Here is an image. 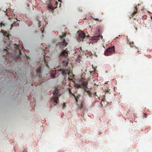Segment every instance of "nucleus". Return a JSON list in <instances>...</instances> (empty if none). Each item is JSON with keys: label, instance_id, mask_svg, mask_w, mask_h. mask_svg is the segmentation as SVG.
Returning a JSON list of instances; mask_svg holds the SVG:
<instances>
[{"label": "nucleus", "instance_id": "nucleus-8", "mask_svg": "<svg viewBox=\"0 0 152 152\" xmlns=\"http://www.w3.org/2000/svg\"><path fill=\"white\" fill-rule=\"evenodd\" d=\"M19 46L16 44L14 45L16 55H19L21 54L20 50L19 48Z\"/></svg>", "mask_w": 152, "mask_h": 152}, {"label": "nucleus", "instance_id": "nucleus-24", "mask_svg": "<svg viewBox=\"0 0 152 152\" xmlns=\"http://www.w3.org/2000/svg\"><path fill=\"white\" fill-rule=\"evenodd\" d=\"M95 20L97 21H99V20L98 18L95 19Z\"/></svg>", "mask_w": 152, "mask_h": 152}, {"label": "nucleus", "instance_id": "nucleus-2", "mask_svg": "<svg viewBox=\"0 0 152 152\" xmlns=\"http://www.w3.org/2000/svg\"><path fill=\"white\" fill-rule=\"evenodd\" d=\"M66 36V34L65 33H63L61 35H60L59 37L61 41L56 44L57 47L62 50H63L68 44L65 40V37Z\"/></svg>", "mask_w": 152, "mask_h": 152}, {"label": "nucleus", "instance_id": "nucleus-3", "mask_svg": "<svg viewBox=\"0 0 152 152\" xmlns=\"http://www.w3.org/2000/svg\"><path fill=\"white\" fill-rule=\"evenodd\" d=\"M115 52V47L113 46L109 47L105 51L104 54L105 56H109L111 55L113 53Z\"/></svg>", "mask_w": 152, "mask_h": 152}, {"label": "nucleus", "instance_id": "nucleus-11", "mask_svg": "<svg viewBox=\"0 0 152 152\" xmlns=\"http://www.w3.org/2000/svg\"><path fill=\"white\" fill-rule=\"evenodd\" d=\"M41 66L38 68L36 71L37 75L40 77L41 75Z\"/></svg>", "mask_w": 152, "mask_h": 152}, {"label": "nucleus", "instance_id": "nucleus-13", "mask_svg": "<svg viewBox=\"0 0 152 152\" xmlns=\"http://www.w3.org/2000/svg\"><path fill=\"white\" fill-rule=\"evenodd\" d=\"M56 70L53 71L51 73L50 75L52 77L54 78L55 77L56 73Z\"/></svg>", "mask_w": 152, "mask_h": 152}, {"label": "nucleus", "instance_id": "nucleus-6", "mask_svg": "<svg viewBox=\"0 0 152 152\" xmlns=\"http://www.w3.org/2000/svg\"><path fill=\"white\" fill-rule=\"evenodd\" d=\"M1 31L3 33V35L4 36V39L6 40H4V42L6 43L7 42H8L9 40L10 34L4 30H2Z\"/></svg>", "mask_w": 152, "mask_h": 152}, {"label": "nucleus", "instance_id": "nucleus-30", "mask_svg": "<svg viewBox=\"0 0 152 152\" xmlns=\"http://www.w3.org/2000/svg\"><path fill=\"white\" fill-rule=\"evenodd\" d=\"M40 22H39V25L40 24Z\"/></svg>", "mask_w": 152, "mask_h": 152}, {"label": "nucleus", "instance_id": "nucleus-29", "mask_svg": "<svg viewBox=\"0 0 152 152\" xmlns=\"http://www.w3.org/2000/svg\"><path fill=\"white\" fill-rule=\"evenodd\" d=\"M56 4H58V2H57V1H56Z\"/></svg>", "mask_w": 152, "mask_h": 152}, {"label": "nucleus", "instance_id": "nucleus-4", "mask_svg": "<svg viewBox=\"0 0 152 152\" xmlns=\"http://www.w3.org/2000/svg\"><path fill=\"white\" fill-rule=\"evenodd\" d=\"M87 37L86 36L84 33L82 31H80L78 32V37L77 39L79 42L81 41H83L86 40Z\"/></svg>", "mask_w": 152, "mask_h": 152}, {"label": "nucleus", "instance_id": "nucleus-26", "mask_svg": "<svg viewBox=\"0 0 152 152\" xmlns=\"http://www.w3.org/2000/svg\"><path fill=\"white\" fill-rule=\"evenodd\" d=\"M23 152H27V151L26 150H24L23 151Z\"/></svg>", "mask_w": 152, "mask_h": 152}, {"label": "nucleus", "instance_id": "nucleus-7", "mask_svg": "<svg viewBox=\"0 0 152 152\" xmlns=\"http://www.w3.org/2000/svg\"><path fill=\"white\" fill-rule=\"evenodd\" d=\"M88 89H85L84 91L85 92H86L87 93V94H88V96L90 97H95L96 96H97L98 97L97 95H96V92H95L94 93L92 94L91 92L88 90Z\"/></svg>", "mask_w": 152, "mask_h": 152}, {"label": "nucleus", "instance_id": "nucleus-23", "mask_svg": "<svg viewBox=\"0 0 152 152\" xmlns=\"http://www.w3.org/2000/svg\"><path fill=\"white\" fill-rule=\"evenodd\" d=\"M75 98V100L76 101V102H77V99L76 98V97H74Z\"/></svg>", "mask_w": 152, "mask_h": 152}, {"label": "nucleus", "instance_id": "nucleus-15", "mask_svg": "<svg viewBox=\"0 0 152 152\" xmlns=\"http://www.w3.org/2000/svg\"><path fill=\"white\" fill-rule=\"evenodd\" d=\"M76 86L77 88H83L82 87V86L81 84H76Z\"/></svg>", "mask_w": 152, "mask_h": 152}, {"label": "nucleus", "instance_id": "nucleus-10", "mask_svg": "<svg viewBox=\"0 0 152 152\" xmlns=\"http://www.w3.org/2000/svg\"><path fill=\"white\" fill-rule=\"evenodd\" d=\"M65 50H63L61 52V55H60V57H62L66 58L68 56V52Z\"/></svg>", "mask_w": 152, "mask_h": 152}, {"label": "nucleus", "instance_id": "nucleus-25", "mask_svg": "<svg viewBox=\"0 0 152 152\" xmlns=\"http://www.w3.org/2000/svg\"><path fill=\"white\" fill-rule=\"evenodd\" d=\"M133 44H134V43H132V45H131V44H130V46H132V45H133ZM132 47H133V46H132Z\"/></svg>", "mask_w": 152, "mask_h": 152}, {"label": "nucleus", "instance_id": "nucleus-22", "mask_svg": "<svg viewBox=\"0 0 152 152\" xmlns=\"http://www.w3.org/2000/svg\"><path fill=\"white\" fill-rule=\"evenodd\" d=\"M44 64H45V65H46V66H47V67H49V66H48V65L47 64V63H46V62H44Z\"/></svg>", "mask_w": 152, "mask_h": 152}, {"label": "nucleus", "instance_id": "nucleus-21", "mask_svg": "<svg viewBox=\"0 0 152 152\" xmlns=\"http://www.w3.org/2000/svg\"><path fill=\"white\" fill-rule=\"evenodd\" d=\"M65 105H66V103H64L63 104V108H64V107H65Z\"/></svg>", "mask_w": 152, "mask_h": 152}, {"label": "nucleus", "instance_id": "nucleus-14", "mask_svg": "<svg viewBox=\"0 0 152 152\" xmlns=\"http://www.w3.org/2000/svg\"><path fill=\"white\" fill-rule=\"evenodd\" d=\"M137 8L136 7H135V9L134 10V11L132 13V15L133 16H134L135 14H136L137 12Z\"/></svg>", "mask_w": 152, "mask_h": 152}, {"label": "nucleus", "instance_id": "nucleus-33", "mask_svg": "<svg viewBox=\"0 0 152 152\" xmlns=\"http://www.w3.org/2000/svg\"><path fill=\"white\" fill-rule=\"evenodd\" d=\"M42 33L43 32V31H42Z\"/></svg>", "mask_w": 152, "mask_h": 152}, {"label": "nucleus", "instance_id": "nucleus-9", "mask_svg": "<svg viewBox=\"0 0 152 152\" xmlns=\"http://www.w3.org/2000/svg\"><path fill=\"white\" fill-rule=\"evenodd\" d=\"M88 84V81L87 80L84 81L81 83L82 87L84 89V91H85V89H88L87 87Z\"/></svg>", "mask_w": 152, "mask_h": 152}, {"label": "nucleus", "instance_id": "nucleus-31", "mask_svg": "<svg viewBox=\"0 0 152 152\" xmlns=\"http://www.w3.org/2000/svg\"><path fill=\"white\" fill-rule=\"evenodd\" d=\"M136 29L137 30V28H136Z\"/></svg>", "mask_w": 152, "mask_h": 152}, {"label": "nucleus", "instance_id": "nucleus-19", "mask_svg": "<svg viewBox=\"0 0 152 152\" xmlns=\"http://www.w3.org/2000/svg\"><path fill=\"white\" fill-rule=\"evenodd\" d=\"M15 22L13 23L12 24H11V29L13 27V26H15Z\"/></svg>", "mask_w": 152, "mask_h": 152}, {"label": "nucleus", "instance_id": "nucleus-28", "mask_svg": "<svg viewBox=\"0 0 152 152\" xmlns=\"http://www.w3.org/2000/svg\"><path fill=\"white\" fill-rule=\"evenodd\" d=\"M10 19H11V18H8V19H9V20H10Z\"/></svg>", "mask_w": 152, "mask_h": 152}, {"label": "nucleus", "instance_id": "nucleus-18", "mask_svg": "<svg viewBox=\"0 0 152 152\" xmlns=\"http://www.w3.org/2000/svg\"><path fill=\"white\" fill-rule=\"evenodd\" d=\"M0 25H1L0 27H2V26H5V24L4 23H3L2 22L1 23H0Z\"/></svg>", "mask_w": 152, "mask_h": 152}, {"label": "nucleus", "instance_id": "nucleus-5", "mask_svg": "<svg viewBox=\"0 0 152 152\" xmlns=\"http://www.w3.org/2000/svg\"><path fill=\"white\" fill-rule=\"evenodd\" d=\"M53 93L54 96L52 99V101L56 103L57 104L58 103L57 101H58V97L60 95L59 92L57 89H56Z\"/></svg>", "mask_w": 152, "mask_h": 152}, {"label": "nucleus", "instance_id": "nucleus-32", "mask_svg": "<svg viewBox=\"0 0 152 152\" xmlns=\"http://www.w3.org/2000/svg\"><path fill=\"white\" fill-rule=\"evenodd\" d=\"M13 58H14L13 56Z\"/></svg>", "mask_w": 152, "mask_h": 152}, {"label": "nucleus", "instance_id": "nucleus-16", "mask_svg": "<svg viewBox=\"0 0 152 152\" xmlns=\"http://www.w3.org/2000/svg\"><path fill=\"white\" fill-rule=\"evenodd\" d=\"M48 9H51V10H53V5L51 4L49 5H48Z\"/></svg>", "mask_w": 152, "mask_h": 152}, {"label": "nucleus", "instance_id": "nucleus-17", "mask_svg": "<svg viewBox=\"0 0 152 152\" xmlns=\"http://www.w3.org/2000/svg\"><path fill=\"white\" fill-rule=\"evenodd\" d=\"M69 94H72V95H73V96H74V97H75V96L71 92V90L70 89H69Z\"/></svg>", "mask_w": 152, "mask_h": 152}, {"label": "nucleus", "instance_id": "nucleus-27", "mask_svg": "<svg viewBox=\"0 0 152 152\" xmlns=\"http://www.w3.org/2000/svg\"><path fill=\"white\" fill-rule=\"evenodd\" d=\"M58 0V1H59L61 2V0Z\"/></svg>", "mask_w": 152, "mask_h": 152}, {"label": "nucleus", "instance_id": "nucleus-20", "mask_svg": "<svg viewBox=\"0 0 152 152\" xmlns=\"http://www.w3.org/2000/svg\"><path fill=\"white\" fill-rule=\"evenodd\" d=\"M147 115L145 113H144V117H145V118H147Z\"/></svg>", "mask_w": 152, "mask_h": 152}, {"label": "nucleus", "instance_id": "nucleus-1", "mask_svg": "<svg viewBox=\"0 0 152 152\" xmlns=\"http://www.w3.org/2000/svg\"><path fill=\"white\" fill-rule=\"evenodd\" d=\"M68 64V63L67 61L64 60L61 63L60 65H58V68L59 69L57 70L59 71H61V73L64 76H66L67 74L69 75L71 74L70 70L68 69H64L66 67Z\"/></svg>", "mask_w": 152, "mask_h": 152}, {"label": "nucleus", "instance_id": "nucleus-12", "mask_svg": "<svg viewBox=\"0 0 152 152\" xmlns=\"http://www.w3.org/2000/svg\"><path fill=\"white\" fill-rule=\"evenodd\" d=\"M102 36L100 35L94 37H93L94 41V42H97V41L99 39V38L102 39Z\"/></svg>", "mask_w": 152, "mask_h": 152}]
</instances>
